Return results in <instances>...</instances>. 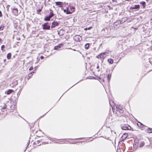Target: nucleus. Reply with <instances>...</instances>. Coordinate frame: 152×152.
Listing matches in <instances>:
<instances>
[{
  "mask_svg": "<svg viewBox=\"0 0 152 152\" xmlns=\"http://www.w3.org/2000/svg\"><path fill=\"white\" fill-rule=\"evenodd\" d=\"M137 125L138 126L141 127L142 130H143L145 129V126L140 122H138V123H137Z\"/></svg>",
  "mask_w": 152,
  "mask_h": 152,
  "instance_id": "obj_8",
  "label": "nucleus"
},
{
  "mask_svg": "<svg viewBox=\"0 0 152 152\" xmlns=\"http://www.w3.org/2000/svg\"><path fill=\"white\" fill-rule=\"evenodd\" d=\"M111 77V75L109 74L107 75V79L109 81Z\"/></svg>",
  "mask_w": 152,
  "mask_h": 152,
  "instance_id": "obj_26",
  "label": "nucleus"
},
{
  "mask_svg": "<svg viewBox=\"0 0 152 152\" xmlns=\"http://www.w3.org/2000/svg\"><path fill=\"white\" fill-rule=\"evenodd\" d=\"M148 132L149 133L152 132V129L149 128L148 130Z\"/></svg>",
  "mask_w": 152,
  "mask_h": 152,
  "instance_id": "obj_27",
  "label": "nucleus"
},
{
  "mask_svg": "<svg viewBox=\"0 0 152 152\" xmlns=\"http://www.w3.org/2000/svg\"><path fill=\"white\" fill-rule=\"evenodd\" d=\"M50 12L49 15L48 16H49L51 18L52 17H53L54 15V14L53 13V11L51 9H50Z\"/></svg>",
  "mask_w": 152,
  "mask_h": 152,
  "instance_id": "obj_11",
  "label": "nucleus"
},
{
  "mask_svg": "<svg viewBox=\"0 0 152 152\" xmlns=\"http://www.w3.org/2000/svg\"><path fill=\"white\" fill-rule=\"evenodd\" d=\"M10 7V5H7V10L8 11H9V7Z\"/></svg>",
  "mask_w": 152,
  "mask_h": 152,
  "instance_id": "obj_31",
  "label": "nucleus"
},
{
  "mask_svg": "<svg viewBox=\"0 0 152 152\" xmlns=\"http://www.w3.org/2000/svg\"><path fill=\"white\" fill-rule=\"evenodd\" d=\"M144 142H141L140 143V147H142L144 145Z\"/></svg>",
  "mask_w": 152,
  "mask_h": 152,
  "instance_id": "obj_25",
  "label": "nucleus"
},
{
  "mask_svg": "<svg viewBox=\"0 0 152 152\" xmlns=\"http://www.w3.org/2000/svg\"><path fill=\"white\" fill-rule=\"evenodd\" d=\"M60 24L59 22L54 21L52 23V25L51 26V28H54L56 26H59Z\"/></svg>",
  "mask_w": 152,
  "mask_h": 152,
  "instance_id": "obj_5",
  "label": "nucleus"
},
{
  "mask_svg": "<svg viewBox=\"0 0 152 152\" xmlns=\"http://www.w3.org/2000/svg\"><path fill=\"white\" fill-rule=\"evenodd\" d=\"M87 29V28H86L84 29L85 30H86Z\"/></svg>",
  "mask_w": 152,
  "mask_h": 152,
  "instance_id": "obj_41",
  "label": "nucleus"
},
{
  "mask_svg": "<svg viewBox=\"0 0 152 152\" xmlns=\"http://www.w3.org/2000/svg\"><path fill=\"white\" fill-rule=\"evenodd\" d=\"M40 58L41 59H43L44 58V57L43 56H42L40 57Z\"/></svg>",
  "mask_w": 152,
  "mask_h": 152,
  "instance_id": "obj_38",
  "label": "nucleus"
},
{
  "mask_svg": "<svg viewBox=\"0 0 152 152\" xmlns=\"http://www.w3.org/2000/svg\"><path fill=\"white\" fill-rule=\"evenodd\" d=\"M75 9V8L73 7H70V9L71 10H72V9Z\"/></svg>",
  "mask_w": 152,
  "mask_h": 152,
  "instance_id": "obj_39",
  "label": "nucleus"
},
{
  "mask_svg": "<svg viewBox=\"0 0 152 152\" xmlns=\"http://www.w3.org/2000/svg\"><path fill=\"white\" fill-rule=\"evenodd\" d=\"M107 61L110 64H112L113 63V60L111 58L108 59Z\"/></svg>",
  "mask_w": 152,
  "mask_h": 152,
  "instance_id": "obj_13",
  "label": "nucleus"
},
{
  "mask_svg": "<svg viewBox=\"0 0 152 152\" xmlns=\"http://www.w3.org/2000/svg\"><path fill=\"white\" fill-rule=\"evenodd\" d=\"M31 73H32V74L33 75V74H34V72H31Z\"/></svg>",
  "mask_w": 152,
  "mask_h": 152,
  "instance_id": "obj_43",
  "label": "nucleus"
},
{
  "mask_svg": "<svg viewBox=\"0 0 152 152\" xmlns=\"http://www.w3.org/2000/svg\"><path fill=\"white\" fill-rule=\"evenodd\" d=\"M18 40H20V38H18Z\"/></svg>",
  "mask_w": 152,
  "mask_h": 152,
  "instance_id": "obj_44",
  "label": "nucleus"
},
{
  "mask_svg": "<svg viewBox=\"0 0 152 152\" xmlns=\"http://www.w3.org/2000/svg\"><path fill=\"white\" fill-rule=\"evenodd\" d=\"M2 16L1 12V11H0V17H1Z\"/></svg>",
  "mask_w": 152,
  "mask_h": 152,
  "instance_id": "obj_37",
  "label": "nucleus"
},
{
  "mask_svg": "<svg viewBox=\"0 0 152 152\" xmlns=\"http://www.w3.org/2000/svg\"><path fill=\"white\" fill-rule=\"evenodd\" d=\"M89 47V44L87 43L85 45V49L87 50L88 49Z\"/></svg>",
  "mask_w": 152,
  "mask_h": 152,
  "instance_id": "obj_17",
  "label": "nucleus"
},
{
  "mask_svg": "<svg viewBox=\"0 0 152 152\" xmlns=\"http://www.w3.org/2000/svg\"><path fill=\"white\" fill-rule=\"evenodd\" d=\"M74 40L76 42H80L82 39V37L79 35H76L73 37Z\"/></svg>",
  "mask_w": 152,
  "mask_h": 152,
  "instance_id": "obj_3",
  "label": "nucleus"
},
{
  "mask_svg": "<svg viewBox=\"0 0 152 152\" xmlns=\"http://www.w3.org/2000/svg\"><path fill=\"white\" fill-rule=\"evenodd\" d=\"M5 48V46L4 45H2L1 47V50L3 51H4V50H3L4 48Z\"/></svg>",
  "mask_w": 152,
  "mask_h": 152,
  "instance_id": "obj_28",
  "label": "nucleus"
},
{
  "mask_svg": "<svg viewBox=\"0 0 152 152\" xmlns=\"http://www.w3.org/2000/svg\"><path fill=\"white\" fill-rule=\"evenodd\" d=\"M7 107V106L5 104V103L4 104V105L2 107V108H1V110H4Z\"/></svg>",
  "mask_w": 152,
  "mask_h": 152,
  "instance_id": "obj_21",
  "label": "nucleus"
},
{
  "mask_svg": "<svg viewBox=\"0 0 152 152\" xmlns=\"http://www.w3.org/2000/svg\"><path fill=\"white\" fill-rule=\"evenodd\" d=\"M72 13V12H70L67 9L66 10V13L67 14H71Z\"/></svg>",
  "mask_w": 152,
  "mask_h": 152,
  "instance_id": "obj_24",
  "label": "nucleus"
},
{
  "mask_svg": "<svg viewBox=\"0 0 152 152\" xmlns=\"http://www.w3.org/2000/svg\"><path fill=\"white\" fill-rule=\"evenodd\" d=\"M92 28V27L91 26H90L88 28H87V29L90 30Z\"/></svg>",
  "mask_w": 152,
  "mask_h": 152,
  "instance_id": "obj_36",
  "label": "nucleus"
},
{
  "mask_svg": "<svg viewBox=\"0 0 152 152\" xmlns=\"http://www.w3.org/2000/svg\"><path fill=\"white\" fill-rule=\"evenodd\" d=\"M41 10H42L41 9H39L37 10V12H39L41 11Z\"/></svg>",
  "mask_w": 152,
  "mask_h": 152,
  "instance_id": "obj_34",
  "label": "nucleus"
},
{
  "mask_svg": "<svg viewBox=\"0 0 152 152\" xmlns=\"http://www.w3.org/2000/svg\"><path fill=\"white\" fill-rule=\"evenodd\" d=\"M55 3L57 6H61L62 4V2L60 1L56 2Z\"/></svg>",
  "mask_w": 152,
  "mask_h": 152,
  "instance_id": "obj_16",
  "label": "nucleus"
},
{
  "mask_svg": "<svg viewBox=\"0 0 152 152\" xmlns=\"http://www.w3.org/2000/svg\"><path fill=\"white\" fill-rule=\"evenodd\" d=\"M138 142H137V140H135L134 141V143L133 145V151H135L138 148Z\"/></svg>",
  "mask_w": 152,
  "mask_h": 152,
  "instance_id": "obj_7",
  "label": "nucleus"
},
{
  "mask_svg": "<svg viewBox=\"0 0 152 152\" xmlns=\"http://www.w3.org/2000/svg\"><path fill=\"white\" fill-rule=\"evenodd\" d=\"M33 75V74H32V73H30L28 75V78H27L28 80L30 78H31L32 76Z\"/></svg>",
  "mask_w": 152,
  "mask_h": 152,
  "instance_id": "obj_20",
  "label": "nucleus"
},
{
  "mask_svg": "<svg viewBox=\"0 0 152 152\" xmlns=\"http://www.w3.org/2000/svg\"><path fill=\"white\" fill-rule=\"evenodd\" d=\"M140 4H141L143 6L144 8L145 6V2L144 1L141 2Z\"/></svg>",
  "mask_w": 152,
  "mask_h": 152,
  "instance_id": "obj_23",
  "label": "nucleus"
},
{
  "mask_svg": "<svg viewBox=\"0 0 152 152\" xmlns=\"http://www.w3.org/2000/svg\"><path fill=\"white\" fill-rule=\"evenodd\" d=\"M113 2H118L119 0H112Z\"/></svg>",
  "mask_w": 152,
  "mask_h": 152,
  "instance_id": "obj_30",
  "label": "nucleus"
},
{
  "mask_svg": "<svg viewBox=\"0 0 152 152\" xmlns=\"http://www.w3.org/2000/svg\"><path fill=\"white\" fill-rule=\"evenodd\" d=\"M64 12H66V10L65 9L64 10Z\"/></svg>",
  "mask_w": 152,
  "mask_h": 152,
  "instance_id": "obj_40",
  "label": "nucleus"
},
{
  "mask_svg": "<svg viewBox=\"0 0 152 152\" xmlns=\"http://www.w3.org/2000/svg\"><path fill=\"white\" fill-rule=\"evenodd\" d=\"M38 62V61H36V63H37Z\"/></svg>",
  "mask_w": 152,
  "mask_h": 152,
  "instance_id": "obj_47",
  "label": "nucleus"
},
{
  "mask_svg": "<svg viewBox=\"0 0 152 152\" xmlns=\"http://www.w3.org/2000/svg\"><path fill=\"white\" fill-rule=\"evenodd\" d=\"M4 29V26H0V31H2Z\"/></svg>",
  "mask_w": 152,
  "mask_h": 152,
  "instance_id": "obj_29",
  "label": "nucleus"
},
{
  "mask_svg": "<svg viewBox=\"0 0 152 152\" xmlns=\"http://www.w3.org/2000/svg\"><path fill=\"white\" fill-rule=\"evenodd\" d=\"M80 139V140H81L82 139V138H77V139H76L77 140V139Z\"/></svg>",
  "mask_w": 152,
  "mask_h": 152,
  "instance_id": "obj_42",
  "label": "nucleus"
},
{
  "mask_svg": "<svg viewBox=\"0 0 152 152\" xmlns=\"http://www.w3.org/2000/svg\"><path fill=\"white\" fill-rule=\"evenodd\" d=\"M140 8V6L139 5H135L134 6L131 7H130V9H137L138 10Z\"/></svg>",
  "mask_w": 152,
  "mask_h": 152,
  "instance_id": "obj_9",
  "label": "nucleus"
},
{
  "mask_svg": "<svg viewBox=\"0 0 152 152\" xmlns=\"http://www.w3.org/2000/svg\"><path fill=\"white\" fill-rule=\"evenodd\" d=\"M96 69H97V72H99L100 71V70L99 68V66L98 64H97V66L96 68Z\"/></svg>",
  "mask_w": 152,
  "mask_h": 152,
  "instance_id": "obj_22",
  "label": "nucleus"
},
{
  "mask_svg": "<svg viewBox=\"0 0 152 152\" xmlns=\"http://www.w3.org/2000/svg\"><path fill=\"white\" fill-rule=\"evenodd\" d=\"M51 18L48 16H46L44 20L45 21H49L50 20Z\"/></svg>",
  "mask_w": 152,
  "mask_h": 152,
  "instance_id": "obj_14",
  "label": "nucleus"
},
{
  "mask_svg": "<svg viewBox=\"0 0 152 152\" xmlns=\"http://www.w3.org/2000/svg\"><path fill=\"white\" fill-rule=\"evenodd\" d=\"M11 57V54L9 53L7 54V58L8 59H10Z\"/></svg>",
  "mask_w": 152,
  "mask_h": 152,
  "instance_id": "obj_19",
  "label": "nucleus"
},
{
  "mask_svg": "<svg viewBox=\"0 0 152 152\" xmlns=\"http://www.w3.org/2000/svg\"><path fill=\"white\" fill-rule=\"evenodd\" d=\"M94 78V77L90 76L89 78L88 77V78L89 79H93Z\"/></svg>",
  "mask_w": 152,
  "mask_h": 152,
  "instance_id": "obj_32",
  "label": "nucleus"
},
{
  "mask_svg": "<svg viewBox=\"0 0 152 152\" xmlns=\"http://www.w3.org/2000/svg\"><path fill=\"white\" fill-rule=\"evenodd\" d=\"M11 10H12V12L15 15L17 16L18 15V10L17 8H11Z\"/></svg>",
  "mask_w": 152,
  "mask_h": 152,
  "instance_id": "obj_6",
  "label": "nucleus"
},
{
  "mask_svg": "<svg viewBox=\"0 0 152 152\" xmlns=\"http://www.w3.org/2000/svg\"><path fill=\"white\" fill-rule=\"evenodd\" d=\"M121 128L122 129L124 130H130L131 127V126L129 125H128L126 124H124L123 126H121Z\"/></svg>",
  "mask_w": 152,
  "mask_h": 152,
  "instance_id": "obj_4",
  "label": "nucleus"
},
{
  "mask_svg": "<svg viewBox=\"0 0 152 152\" xmlns=\"http://www.w3.org/2000/svg\"><path fill=\"white\" fill-rule=\"evenodd\" d=\"M40 142V141L39 140H37V142H36V144H39Z\"/></svg>",
  "mask_w": 152,
  "mask_h": 152,
  "instance_id": "obj_35",
  "label": "nucleus"
},
{
  "mask_svg": "<svg viewBox=\"0 0 152 152\" xmlns=\"http://www.w3.org/2000/svg\"><path fill=\"white\" fill-rule=\"evenodd\" d=\"M117 112H119L120 113L122 114L124 112L123 110L122 109H119L117 110Z\"/></svg>",
  "mask_w": 152,
  "mask_h": 152,
  "instance_id": "obj_18",
  "label": "nucleus"
},
{
  "mask_svg": "<svg viewBox=\"0 0 152 152\" xmlns=\"http://www.w3.org/2000/svg\"><path fill=\"white\" fill-rule=\"evenodd\" d=\"M13 91H14L13 90L9 89L7 91V94L9 95L13 92Z\"/></svg>",
  "mask_w": 152,
  "mask_h": 152,
  "instance_id": "obj_15",
  "label": "nucleus"
},
{
  "mask_svg": "<svg viewBox=\"0 0 152 152\" xmlns=\"http://www.w3.org/2000/svg\"><path fill=\"white\" fill-rule=\"evenodd\" d=\"M63 46V44L62 43L59 45L57 46H56L54 47V49L55 50H59L61 48V46Z\"/></svg>",
  "mask_w": 152,
  "mask_h": 152,
  "instance_id": "obj_10",
  "label": "nucleus"
},
{
  "mask_svg": "<svg viewBox=\"0 0 152 152\" xmlns=\"http://www.w3.org/2000/svg\"><path fill=\"white\" fill-rule=\"evenodd\" d=\"M42 29L43 30H49L50 28V24L48 22L45 23L42 25Z\"/></svg>",
  "mask_w": 152,
  "mask_h": 152,
  "instance_id": "obj_2",
  "label": "nucleus"
},
{
  "mask_svg": "<svg viewBox=\"0 0 152 152\" xmlns=\"http://www.w3.org/2000/svg\"><path fill=\"white\" fill-rule=\"evenodd\" d=\"M1 38H0V41H1Z\"/></svg>",
  "mask_w": 152,
  "mask_h": 152,
  "instance_id": "obj_45",
  "label": "nucleus"
},
{
  "mask_svg": "<svg viewBox=\"0 0 152 152\" xmlns=\"http://www.w3.org/2000/svg\"><path fill=\"white\" fill-rule=\"evenodd\" d=\"M33 69V66H31L30 67V68H29V70H32Z\"/></svg>",
  "mask_w": 152,
  "mask_h": 152,
  "instance_id": "obj_33",
  "label": "nucleus"
},
{
  "mask_svg": "<svg viewBox=\"0 0 152 152\" xmlns=\"http://www.w3.org/2000/svg\"><path fill=\"white\" fill-rule=\"evenodd\" d=\"M5 60H5V59H4V61H5Z\"/></svg>",
  "mask_w": 152,
  "mask_h": 152,
  "instance_id": "obj_46",
  "label": "nucleus"
},
{
  "mask_svg": "<svg viewBox=\"0 0 152 152\" xmlns=\"http://www.w3.org/2000/svg\"><path fill=\"white\" fill-rule=\"evenodd\" d=\"M99 79H100V77H99Z\"/></svg>",
  "mask_w": 152,
  "mask_h": 152,
  "instance_id": "obj_48",
  "label": "nucleus"
},
{
  "mask_svg": "<svg viewBox=\"0 0 152 152\" xmlns=\"http://www.w3.org/2000/svg\"><path fill=\"white\" fill-rule=\"evenodd\" d=\"M128 136V134L126 133H124L122 136V138L123 139H125Z\"/></svg>",
  "mask_w": 152,
  "mask_h": 152,
  "instance_id": "obj_12",
  "label": "nucleus"
},
{
  "mask_svg": "<svg viewBox=\"0 0 152 152\" xmlns=\"http://www.w3.org/2000/svg\"><path fill=\"white\" fill-rule=\"evenodd\" d=\"M107 53H100L96 56V58L100 59L102 63L104 61V59L107 56Z\"/></svg>",
  "mask_w": 152,
  "mask_h": 152,
  "instance_id": "obj_1",
  "label": "nucleus"
}]
</instances>
